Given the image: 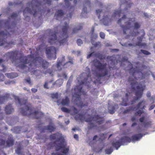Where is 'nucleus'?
<instances>
[{
	"label": "nucleus",
	"mask_w": 155,
	"mask_h": 155,
	"mask_svg": "<svg viewBox=\"0 0 155 155\" xmlns=\"http://www.w3.org/2000/svg\"><path fill=\"white\" fill-rule=\"evenodd\" d=\"M22 127H15L14 128V130L15 132L17 133H20Z\"/></svg>",
	"instance_id": "nucleus-40"
},
{
	"label": "nucleus",
	"mask_w": 155,
	"mask_h": 155,
	"mask_svg": "<svg viewBox=\"0 0 155 155\" xmlns=\"http://www.w3.org/2000/svg\"><path fill=\"white\" fill-rule=\"evenodd\" d=\"M138 46L141 48H145L147 46L146 44L144 43H142L141 41H139L136 43L134 46Z\"/></svg>",
	"instance_id": "nucleus-31"
},
{
	"label": "nucleus",
	"mask_w": 155,
	"mask_h": 155,
	"mask_svg": "<svg viewBox=\"0 0 155 155\" xmlns=\"http://www.w3.org/2000/svg\"><path fill=\"white\" fill-rule=\"evenodd\" d=\"M100 37L102 38H104L105 37V35L104 33L103 32H101L100 33Z\"/></svg>",
	"instance_id": "nucleus-60"
},
{
	"label": "nucleus",
	"mask_w": 155,
	"mask_h": 155,
	"mask_svg": "<svg viewBox=\"0 0 155 155\" xmlns=\"http://www.w3.org/2000/svg\"><path fill=\"white\" fill-rule=\"evenodd\" d=\"M82 87L79 86H77L75 89V92L72 97V100L74 104L78 107L82 108L83 107L87 106L88 105V103H86L84 104L82 101L81 96V95H83L84 96L86 95V93L82 90Z\"/></svg>",
	"instance_id": "nucleus-4"
},
{
	"label": "nucleus",
	"mask_w": 155,
	"mask_h": 155,
	"mask_svg": "<svg viewBox=\"0 0 155 155\" xmlns=\"http://www.w3.org/2000/svg\"><path fill=\"white\" fill-rule=\"evenodd\" d=\"M5 111L7 114H10L14 112V109L11 104H9L5 107Z\"/></svg>",
	"instance_id": "nucleus-23"
},
{
	"label": "nucleus",
	"mask_w": 155,
	"mask_h": 155,
	"mask_svg": "<svg viewBox=\"0 0 155 155\" xmlns=\"http://www.w3.org/2000/svg\"><path fill=\"white\" fill-rule=\"evenodd\" d=\"M15 143V140L12 135L8 136L5 141L4 139L0 138V146H3L4 147H9L13 146Z\"/></svg>",
	"instance_id": "nucleus-11"
},
{
	"label": "nucleus",
	"mask_w": 155,
	"mask_h": 155,
	"mask_svg": "<svg viewBox=\"0 0 155 155\" xmlns=\"http://www.w3.org/2000/svg\"><path fill=\"white\" fill-rule=\"evenodd\" d=\"M61 110L64 112L69 113L70 112V110L68 109L67 108L65 107H62L61 108Z\"/></svg>",
	"instance_id": "nucleus-44"
},
{
	"label": "nucleus",
	"mask_w": 155,
	"mask_h": 155,
	"mask_svg": "<svg viewBox=\"0 0 155 155\" xmlns=\"http://www.w3.org/2000/svg\"><path fill=\"white\" fill-rule=\"evenodd\" d=\"M131 68L129 70V73L132 74V76L130 77L128 81L130 83L131 89L132 91H135L134 100L131 101L130 104L133 105L136 103V101L140 99L142 97L143 91L145 89V85L142 84H138L137 82L138 78L143 79L148 75L147 73H142L140 71L138 68H133L132 65L130 63Z\"/></svg>",
	"instance_id": "nucleus-2"
},
{
	"label": "nucleus",
	"mask_w": 155,
	"mask_h": 155,
	"mask_svg": "<svg viewBox=\"0 0 155 155\" xmlns=\"http://www.w3.org/2000/svg\"><path fill=\"white\" fill-rule=\"evenodd\" d=\"M32 6V9L28 7H26L24 10L23 12L24 15L25 17L26 14L32 15L35 17L37 13V11L35 8H37L41 5V3L39 2L37 0H32L31 2Z\"/></svg>",
	"instance_id": "nucleus-8"
},
{
	"label": "nucleus",
	"mask_w": 155,
	"mask_h": 155,
	"mask_svg": "<svg viewBox=\"0 0 155 155\" xmlns=\"http://www.w3.org/2000/svg\"><path fill=\"white\" fill-rule=\"evenodd\" d=\"M3 21V20H0V26ZM10 36L11 34L7 31V30L0 32V46L5 45L6 48L9 47L8 48H11L12 47L10 46V45H14L15 44L14 42L11 41L7 42L5 40V38L10 37Z\"/></svg>",
	"instance_id": "nucleus-7"
},
{
	"label": "nucleus",
	"mask_w": 155,
	"mask_h": 155,
	"mask_svg": "<svg viewBox=\"0 0 155 155\" xmlns=\"http://www.w3.org/2000/svg\"><path fill=\"white\" fill-rule=\"evenodd\" d=\"M66 143L64 142L62 144L60 143L57 145L56 147V151H59L61 150H62V153L64 154H67L69 151V148L68 147L66 148Z\"/></svg>",
	"instance_id": "nucleus-13"
},
{
	"label": "nucleus",
	"mask_w": 155,
	"mask_h": 155,
	"mask_svg": "<svg viewBox=\"0 0 155 155\" xmlns=\"http://www.w3.org/2000/svg\"><path fill=\"white\" fill-rule=\"evenodd\" d=\"M133 18H130L128 21L125 23V25H121L120 27L123 29L124 34H126V31L127 30L129 29L131 27V25L132 22H133L135 21V18H134L133 20H132Z\"/></svg>",
	"instance_id": "nucleus-14"
},
{
	"label": "nucleus",
	"mask_w": 155,
	"mask_h": 155,
	"mask_svg": "<svg viewBox=\"0 0 155 155\" xmlns=\"http://www.w3.org/2000/svg\"><path fill=\"white\" fill-rule=\"evenodd\" d=\"M51 35L50 36L48 42L51 45H52L56 44H59L60 45H64L67 43L66 38L63 37V36L61 35L59 37L57 38V35H58L57 32H51Z\"/></svg>",
	"instance_id": "nucleus-6"
},
{
	"label": "nucleus",
	"mask_w": 155,
	"mask_h": 155,
	"mask_svg": "<svg viewBox=\"0 0 155 155\" xmlns=\"http://www.w3.org/2000/svg\"><path fill=\"white\" fill-rule=\"evenodd\" d=\"M102 10H101L99 9L96 10V14L98 16V18H100L101 16L100 14L102 13Z\"/></svg>",
	"instance_id": "nucleus-47"
},
{
	"label": "nucleus",
	"mask_w": 155,
	"mask_h": 155,
	"mask_svg": "<svg viewBox=\"0 0 155 155\" xmlns=\"http://www.w3.org/2000/svg\"><path fill=\"white\" fill-rule=\"evenodd\" d=\"M24 80L25 82L28 83L30 85H32L30 77H28L27 78H26Z\"/></svg>",
	"instance_id": "nucleus-45"
},
{
	"label": "nucleus",
	"mask_w": 155,
	"mask_h": 155,
	"mask_svg": "<svg viewBox=\"0 0 155 155\" xmlns=\"http://www.w3.org/2000/svg\"><path fill=\"white\" fill-rule=\"evenodd\" d=\"M121 144V143L120 141H116L115 142L113 143L112 144V146L115 147L116 150H118Z\"/></svg>",
	"instance_id": "nucleus-34"
},
{
	"label": "nucleus",
	"mask_w": 155,
	"mask_h": 155,
	"mask_svg": "<svg viewBox=\"0 0 155 155\" xmlns=\"http://www.w3.org/2000/svg\"><path fill=\"white\" fill-rule=\"evenodd\" d=\"M146 101L144 100H143L140 102L135 107H136L135 110H137L139 109H140L142 110L144 109L146 107Z\"/></svg>",
	"instance_id": "nucleus-21"
},
{
	"label": "nucleus",
	"mask_w": 155,
	"mask_h": 155,
	"mask_svg": "<svg viewBox=\"0 0 155 155\" xmlns=\"http://www.w3.org/2000/svg\"><path fill=\"white\" fill-rule=\"evenodd\" d=\"M5 60L2 59H0V64L2 65V66L3 68L2 71L3 72H5L6 71V67L4 65Z\"/></svg>",
	"instance_id": "nucleus-37"
},
{
	"label": "nucleus",
	"mask_w": 155,
	"mask_h": 155,
	"mask_svg": "<svg viewBox=\"0 0 155 155\" xmlns=\"http://www.w3.org/2000/svg\"><path fill=\"white\" fill-rule=\"evenodd\" d=\"M85 13L87 14V8L86 7H84L83 8L82 12L81 13V15H82L83 14Z\"/></svg>",
	"instance_id": "nucleus-52"
},
{
	"label": "nucleus",
	"mask_w": 155,
	"mask_h": 155,
	"mask_svg": "<svg viewBox=\"0 0 155 155\" xmlns=\"http://www.w3.org/2000/svg\"><path fill=\"white\" fill-rule=\"evenodd\" d=\"M15 101H17L21 105H24V108H21L20 109V111L21 114L24 116L29 117L31 115L35 119H39L43 116V114L41 112L38 111L33 112V109L30 104L27 103V100L24 98L20 99L18 96L14 97Z\"/></svg>",
	"instance_id": "nucleus-3"
},
{
	"label": "nucleus",
	"mask_w": 155,
	"mask_h": 155,
	"mask_svg": "<svg viewBox=\"0 0 155 155\" xmlns=\"http://www.w3.org/2000/svg\"><path fill=\"white\" fill-rule=\"evenodd\" d=\"M72 111L74 114H77L78 112V111L75 107H73Z\"/></svg>",
	"instance_id": "nucleus-53"
},
{
	"label": "nucleus",
	"mask_w": 155,
	"mask_h": 155,
	"mask_svg": "<svg viewBox=\"0 0 155 155\" xmlns=\"http://www.w3.org/2000/svg\"><path fill=\"white\" fill-rule=\"evenodd\" d=\"M140 25L139 23L137 22H136L134 23V29L137 30L138 29L140 28Z\"/></svg>",
	"instance_id": "nucleus-41"
},
{
	"label": "nucleus",
	"mask_w": 155,
	"mask_h": 155,
	"mask_svg": "<svg viewBox=\"0 0 155 155\" xmlns=\"http://www.w3.org/2000/svg\"><path fill=\"white\" fill-rule=\"evenodd\" d=\"M52 97L53 98H56V99H58V93H56L55 94H53L51 95Z\"/></svg>",
	"instance_id": "nucleus-51"
},
{
	"label": "nucleus",
	"mask_w": 155,
	"mask_h": 155,
	"mask_svg": "<svg viewBox=\"0 0 155 155\" xmlns=\"http://www.w3.org/2000/svg\"><path fill=\"white\" fill-rule=\"evenodd\" d=\"M61 103L63 106H68L70 103V100L68 97H66L64 99H63Z\"/></svg>",
	"instance_id": "nucleus-29"
},
{
	"label": "nucleus",
	"mask_w": 155,
	"mask_h": 155,
	"mask_svg": "<svg viewBox=\"0 0 155 155\" xmlns=\"http://www.w3.org/2000/svg\"><path fill=\"white\" fill-rule=\"evenodd\" d=\"M50 138L51 140L56 139L54 142V144H56L58 142H60V143L62 144L64 141V139L61 136V134L58 132L51 134L50 136Z\"/></svg>",
	"instance_id": "nucleus-12"
},
{
	"label": "nucleus",
	"mask_w": 155,
	"mask_h": 155,
	"mask_svg": "<svg viewBox=\"0 0 155 155\" xmlns=\"http://www.w3.org/2000/svg\"><path fill=\"white\" fill-rule=\"evenodd\" d=\"M136 107H127L126 109L124 110L123 112L124 114H125L129 113L130 111L134 110Z\"/></svg>",
	"instance_id": "nucleus-33"
},
{
	"label": "nucleus",
	"mask_w": 155,
	"mask_h": 155,
	"mask_svg": "<svg viewBox=\"0 0 155 155\" xmlns=\"http://www.w3.org/2000/svg\"><path fill=\"white\" fill-rule=\"evenodd\" d=\"M143 125L145 127H150L151 125V122L149 121L147 122H145L143 123Z\"/></svg>",
	"instance_id": "nucleus-39"
},
{
	"label": "nucleus",
	"mask_w": 155,
	"mask_h": 155,
	"mask_svg": "<svg viewBox=\"0 0 155 155\" xmlns=\"http://www.w3.org/2000/svg\"><path fill=\"white\" fill-rule=\"evenodd\" d=\"M58 49L53 46L47 48L46 49V54L47 58L50 60H55L56 58V53Z\"/></svg>",
	"instance_id": "nucleus-10"
},
{
	"label": "nucleus",
	"mask_w": 155,
	"mask_h": 155,
	"mask_svg": "<svg viewBox=\"0 0 155 155\" xmlns=\"http://www.w3.org/2000/svg\"><path fill=\"white\" fill-rule=\"evenodd\" d=\"M143 112V110H139L135 113V115H139V116H140L141 114H142Z\"/></svg>",
	"instance_id": "nucleus-50"
},
{
	"label": "nucleus",
	"mask_w": 155,
	"mask_h": 155,
	"mask_svg": "<svg viewBox=\"0 0 155 155\" xmlns=\"http://www.w3.org/2000/svg\"><path fill=\"white\" fill-rule=\"evenodd\" d=\"M85 4L89 7L91 6V3L89 0H86L85 2Z\"/></svg>",
	"instance_id": "nucleus-57"
},
{
	"label": "nucleus",
	"mask_w": 155,
	"mask_h": 155,
	"mask_svg": "<svg viewBox=\"0 0 155 155\" xmlns=\"http://www.w3.org/2000/svg\"><path fill=\"white\" fill-rule=\"evenodd\" d=\"M56 127L54 126L48 125L46 126H44L43 129V131H44L45 130H49L50 132L51 133L54 131Z\"/></svg>",
	"instance_id": "nucleus-27"
},
{
	"label": "nucleus",
	"mask_w": 155,
	"mask_h": 155,
	"mask_svg": "<svg viewBox=\"0 0 155 155\" xmlns=\"http://www.w3.org/2000/svg\"><path fill=\"white\" fill-rule=\"evenodd\" d=\"M121 13V11L120 10L118 11H115L114 13V14L113 15V16L116 17L117 15L118 17H120Z\"/></svg>",
	"instance_id": "nucleus-38"
},
{
	"label": "nucleus",
	"mask_w": 155,
	"mask_h": 155,
	"mask_svg": "<svg viewBox=\"0 0 155 155\" xmlns=\"http://www.w3.org/2000/svg\"><path fill=\"white\" fill-rule=\"evenodd\" d=\"M140 51L143 54L145 55H149L150 54V53L148 52V51L144 50H141Z\"/></svg>",
	"instance_id": "nucleus-49"
},
{
	"label": "nucleus",
	"mask_w": 155,
	"mask_h": 155,
	"mask_svg": "<svg viewBox=\"0 0 155 155\" xmlns=\"http://www.w3.org/2000/svg\"><path fill=\"white\" fill-rule=\"evenodd\" d=\"M64 15V12L61 10H59L56 12L55 15L56 16V19H58L57 17H61Z\"/></svg>",
	"instance_id": "nucleus-35"
},
{
	"label": "nucleus",
	"mask_w": 155,
	"mask_h": 155,
	"mask_svg": "<svg viewBox=\"0 0 155 155\" xmlns=\"http://www.w3.org/2000/svg\"><path fill=\"white\" fill-rule=\"evenodd\" d=\"M38 50L37 49L36 51L34 54L32 53L31 51L30 55L27 56H24L22 54H20V56L18 58L19 54L18 51L15 50L10 51L6 53L4 56L7 58L10 59L12 63L15 62L18 60L20 61V64L18 67L21 69H24L27 68L26 64L29 63L30 67L28 70L31 71L33 69H35L38 66L39 64H41L42 68L44 69L47 68L49 66V63L47 61L43 60L40 57H37L38 55Z\"/></svg>",
	"instance_id": "nucleus-1"
},
{
	"label": "nucleus",
	"mask_w": 155,
	"mask_h": 155,
	"mask_svg": "<svg viewBox=\"0 0 155 155\" xmlns=\"http://www.w3.org/2000/svg\"><path fill=\"white\" fill-rule=\"evenodd\" d=\"M68 24H69V23L68 24L66 22H65L64 25L62 27V33L61 35L63 36V37L66 38L67 39L68 37V31L69 28Z\"/></svg>",
	"instance_id": "nucleus-16"
},
{
	"label": "nucleus",
	"mask_w": 155,
	"mask_h": 155,
	"mask_svg": "<svg viewBox=\"0 0 155 155\" xmlns=\"http://www.w3.org/2000/svg\"><path fill=\"white\" fill-rule=\"evenodd\" d=\"M77 43L78 45H81L82 44L83 41L81 39H79L77 41Z\"/></svg>",
	"instance_id": "nucleus-55"
},
{
	"label": "nucleus",
	"mask_w": 155,
	"mask_h": 155,
	"mask_svg": "<svg viewBox=\"0 0 155 155\" xmlns=\"http://www.w3.org/2000/svg\"><path fill=\"white\" fill-rule=\"evenodd\" d=\"M113 151V150L111 147H110L109 149H106L105 150L106 153L108 154H111Z\"/></svg>",
	"instance_id": "nucleus-42"
},
{
	"label": "nucleus",
	"mask_w": 155,
	"mask_h": 155,
	"mask_svg": "<svg viewBox=\"0 0 155 155\" xmlns=\"http://www.w3.org/2000/svg\"><path fill=\"white\" fill-rule=\"evenodd\" d=\"M107 59L108 60V62H109L110 61V64L112 66H114L112 68L110 66H109V68L111 70L112 68L113 69L114 67V65L115 64V62L116 60V58L114 56H108L107 57Z\"/></svg>",
	"instance_id": "nucleus-20"
},
{
	"label": "nucleus",
	"mask_w": 155,
	"mask_h": 155,
	"mask_svg": "<svg viewBox=\"0 0 155 155\" xmlns=\"http://www.w3.org/2000/svg\"><path fill=\"white\" fill-rule=\"evenodd\" d=\"M93 62L96 68L100 71V72H97L96 73V76L98 78L108 75L109 71L106 68V63L102 64L100 61L97 59L94 60Z\"/></svg>",
	"instance_id": "nucleus-5"
},
{
	"label": "nucleus",
	"mask_w": 155,
	"mask_h": 155,
	"mask_svg": "<svg viewBox=\"0 0 155 155\" xmlns=\"http://www.w3.org/2000/svg\"><path fill=\"white\" fill-rule=\"evenodd\" d=\"M106 138V134L104 133L101 134L99 137L97 135H95L93 138V140L97 141H103Z\"/></svg>",
	"instance_id": "nucleus-19"
},
{
	"label": "nucleus",
	"mask_w": 155,
	"mask_h": 155,
	"mask_svg": "<svg viewBox=\"0 0 155 155\" xmlns=\"http://www.w3.org/2000/svg\"><path fill=\"white\" fill-rule=\"evenodd\" d=\"M17 16L18 15L17 14L14 13L11 15V17L12 18H15L17 17Z\"/></svg>",
	"instance_id": "nucleus-61"
},
{
	"label": "nucleus",
	"mask_w": 155,
	"mask_h": 155,
	"mask_svg": "<svg viewBox=\"0 0 155 155\" xmlns=\"http://www.w3.org/2000/svg\"><path fill=\"white\" fill-rule=\"evenodd\" d=\"M52 72V71L50 69H48L46 71L44 72L45 74H46L47 73H49L51 74Z\"/></svg>",
	"instance_id": "nucleus-54"
},
{
	"label": "nucleus",
	"mask_w": 155,
	"mask_h": 155,
	"mask_svg": "<svg viewBox=\"0 0 155 155\" xmlns=\"http://www.w3.org/2000/svg\"><path fill=\"white\" fill-rule=\"evenodd\" d=\"M93 55H94L95 57H97L101 60L105 58V56L104 55H103L99 53H94V52H93L87 55V58H89Z\"/></svg>",
	"instance_id": "nucleus-18"
},
{
	"label": "nucleus",
	"mask_w": 155,
	"mask_h": 155,
	"mask_svg": "<svg viewBox=\"0 0 155 155\" xmlns=\"http://www.w3.org/2000/svg\"><path fill=\"white\" fill-rule=\"evenodd\" d=\"M142 137L143 135L141 134H139L133 135L131 139L132 141L134 142L139 140Z\"/></svg>",
	"instance_id": "nucleus-24"
},
{
	"label": "nucleus",
	"mask_w": 155,
	"mask_h": 155,
	"mask_svg": "<svg viewBox=\"0 0 155 155\" xmlns=\"http://www.w3.org/2000/svg\"><path fill=\"white\" fill-rule=\"evenodd\" d=\"M83 24L82 23L80 24L74 28L72 31V33L74 34L78 32L79 31L81 30L83 28Z\"/></svg>",
	"instance_id": "nucleus-28"
},
{
	"label": "nucleus",
	"mask_w": 155,
	"mask_h": 155,
	"mask_svg": "<svg viewBox=\"0 0 155 155\" xmlns=\"http://www.w3.org/2000/svg\"><path fill=\"white\" fill-rule=\"evenodd\" d=\"M145 117L144 116H143V117H140L139 119L140 122L141 123L143 122V123H144V121L145 120Z\"/></svg>",
	"instance_id": "nucleus-58"
},
{
	"label": "nucleus",
	"mask_w": 155,
	"mask_h": 155,
	"mask_svg": "<svg viewBox=\"0 0 155 155\" xmlns=\"http://www.w3.org/2000/svg\"><path fill=\"white\" fill-rule=\"evenodd\" d=\"M127 18V17L126 15H124L123 17H122L121 18L119 19L117 21V23L119 24H120L121 23V21L124 20V19H126Z\"/></svg>",
	"instance_id": "nucleus-48"
},
{
	"label": "nucleus",
	"mask_w": 155,
	"mask_h": 155,
	"mask_svg": "<svg viewBox=\"0 0 155 155\" xmlns=\"http://www.w3.org/2000/svg\"><path fill=\"white\" fill-rule=\"evenodd\" d=\"M120 141L122 145H124L125 143L130 142L131 141V140L129 137L125 136L122 137L120 139Z\"/></svg>",
	"instance_id": "nucleus-22"
},
{
	"label": "nucleus",
	"mask_w": 155,
	"mask_h": 155,
	"mask_svg": "<svg viewBox=\"0 0 155 155\" xmlns=\"http://www.w3.org/2000/svg\"><path fill=\"white\" fill-rule=\"evenodd\" d=\"M139 34V32L138 31H137L136 32H132L131 33V35L132 36H136L137 35Z\"/></svg>",
	"instance_id": "nucleus-62"
},
{
	"label": "nucleus",
	"mask_w": 155,
	"mask_h": 155,
	"mask_svg": "<svg viewBox=\"0 0 155 155\" xmlns=\"http://www.w3.org/2000/svg\"><path fill=\"white\" fill-rule=\"evenodd\" d=\"M103 22L106 25H108V22L110 21V19L108 18L107 16L104 17L103 19Z\"/></svg>",
	"instance_id": "nucleus-36"
},
{
	"label": "nucleus",
	"mask_w": 155,
	"mask_h": 155,
	"mask_svg": "<svg viewBox=\"0 0 155 155\" xmlns=\"http://www.w3.org/2000/svg\"><path fill=\"white\" fill-rule=\"evenodd\" d=\"M20 64H16V65L17 66V67L18 68H19V67H18V65H19ZM29 67H27V68H25L24 69H21H21L24 70V69H26V70H27V71H26V72L27 71H31L33 74H34L36 77H40L39 78H40L41 77V76L42 75V72L41 71L39 70H34L32 71L33 69H33L31 71H29L28 70V68H30L29 64Z\"/></svg>",
	"instance_id": "nucleus-15"
},
{
	"label": "nucleus",
	"mask_w": 155,
	"mask_h": 155,
	"mask_svg": "<svg viewBox=\"0 0 155 155\" xmlns=\"http://www.w3.org/2000/svg\"><path fill=\"white\" fill-rule=\"evenodd\" d=\"M65 61V57L64 56H62L58 58L56 64V67L58 70L59 71H61L62 70L61 66L62 63L64 62Z\"/></svg>",
	"instance_id": "nucleus-17"
},
{
	"label": "nucleus",
	"mask_w": 155,
	"mask_h": 155,
	"mask_svg": "<svg viewBox=\"0 0 155 155\" xmlns=\"http://www.w3.org/2000/svg\"><path fill=\"white\" fill-rule=\"evenodd\" d=\"M88 116H89V117L86 118L85 121L87 122H89V126H88V129H91L96 127V125L94 123L91 122L93 119H94V120L96 122V123L99 125L103 123V118L100 117V116L98 115H96L94 117H92L90 114H88Z\"/></svg>",
	"instance_id": "nucleus-9"
},
{
	"label": "nucleus",
	"mask_w": 155,
	"mask_h": 155,
	"mask_svg": "<svg viewBox=\"0 0 155 155\" xmlns=\"http://www.w3.org/2000/svg\"><path fill=\"white\" fill-rule=\"evenodd\" d=\"M5 75L8 78L12 79L17 77L18 76V74L15 72L7 73Z\"/></svg>",
	"instance_id": "nucleus-30"
},
{
	"label": "nucleus",
	"mask_w": 155,
	"mask_h": 155,
	"mask_svg": "<svg viewBox=\"0 0 155 155\" xmlns=\"http://www.w3.org/2000/svg\"><path fill=\"white\" fill-rule=\"evenodd\" d=\"M109 112L111 114H113L114 113V108L113 107V109L112 110H109Z\"/></svg>",
	"instance_id": "nucleus-63"
},
{
	"label": "nucleus",
	"mask_w": 155,
	"mask_h": 155,
	"mask_svg": "<svg viewBox=\"0 0 155 155\" xmlns=\"http://www.w3.org/2000/svg\"><path fill=\"white\" fill-rule=\"evenodd\" d=\"M69 61L65 63L63 66V68H67L69 67L70 65H72L73 64V59L71 57L68 58Z\"/></svg>",
	"instance_id": "nucleus-26"
},
{
	"label": "nucleus",
	"mask_w": 155,
	"mask_h": 155,
	"mask_svg": "<svg viewBox=\"0 0 155 155\" xmlns=\"http://www.w3.org/2000/svg\"><path fill=\"white\" fill-rule=\"evenodd\" d=\"M76 120H80L82 121H84L85 119L84 115L81 114H79L75 117Z\"/></svg>",
	"instance_id": "nucleus-32"
},
{
	"label": "nucleus",
	"mask_w": 155,
	"mask_h": 155,
	"mask_svg": "<svg viewBox=\"0 0 155 155\" xmlns=\"http://www.w3.org/2000/svg\"><path fill=\"white\" fill-rule=\"evenodd\" d=\"M142 32L143 33L142 35L141 36L137 38V39L139 41L141 42L142 41L143 37L145 35V33L144 32V30L142 31Z\"/></svg>",
	"instance_id": "nucleus-43"
},
{
	"label": "nucleus",
	"mask_w": 155,
	"mask_h": 155,
	"mask_svg": "<svg viewBox=\"0 0 155 155\" xmlns=\"http://www.w3.org/2000/svg\"><path fill=\"white\" fill-rule=\"evenodd\" d=\"M21 148L20 147H18L15 150L16 153L18 154H21Z\"/></svg>",
	"instance_id": "nucleus-56"
},
{
	"label": "nucleus",
	"mask_w": 155,
	"mask_h": 155,
	"mask_svg": "<svg viewBox=\"0 0 155 155\" xmlns=\"http://www.w3.org/2000/svg\"><path fill=\"white\" fill-rule=\"evenodd\" d=\"M60 76L63 77L65 79H66L67 78V75L64 72H63L60 75Z\"/></svg>",
	"instance_id": "nucleus-59"
},
{
	"label": "nucleus",
	"mask_w": 155,
	"mask_h": 155,
	"mask_svg": "<svg viewBox=\"0 0 155 155\" xmlns=\"http://www.w3.org/2000/svg\"><path fill=\"white\" fill-rule=\"evenodd\" d=\"M10 95L6 94L3 96H0V104H2L5 101L7 100L9 97Z\"/></svg>",
	"instance_id": "nucleus-25"
},
{
	"label": "nucleus",
	"mask_w": 155,
	"mask_h": 155,
	"mask_svg": "<svg viewBox=\"0 0 155 155\" xmlns=\"http://www.w3.org/2000/svg\"><path fill=\"white\" fill-rule=\"evenodd\" d=\"M51 82L52 81H45L44 85V88L47 89H48L49 88V87H48V84L49 83Z\"/></svg>",
	"instance_id": "nucleus-46"
},
{
	"label": "nucleus",
	"mask_w": 155,
	"mask_h": 155,
	"mask_svg": "<svg viewBox=\"0 0 155 155\" xmlns=\"http://www.w3.org/2000/svg\"><path fill=\"white\" fill-rule=\"evenodd\" d=\"M52 155H63L62 154L60 153H52Z\"/></svg>",
	"instance_id": "nucleus-64"
}]
</instances>
